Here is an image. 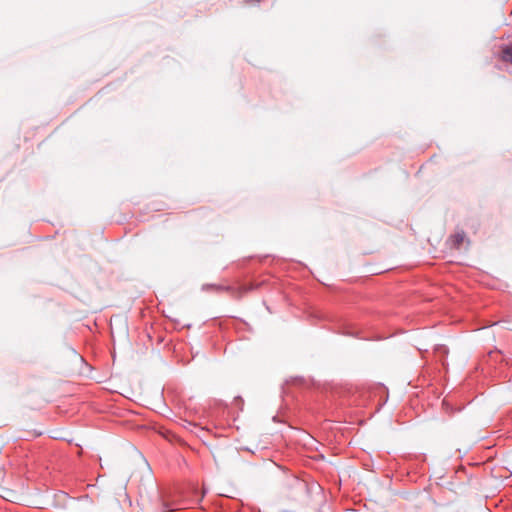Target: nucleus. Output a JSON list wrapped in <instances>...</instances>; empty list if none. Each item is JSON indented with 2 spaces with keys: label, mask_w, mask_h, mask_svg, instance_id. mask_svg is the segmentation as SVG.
<instances>
[{
  "label": "nucleus",
  "mask_w": 512,
  "mask_h": 512,
  "mask_svg": "<svg viewBox=\"0 0 512 512\" xmlns=\"http://www.w3.org/2000/svg\"><path fill=\"white\" fill-rule=\"evenodd\" d=\"M159 500L163 512H173L184 508L182 502L169 500L165 496L160 497Z\"/></svg>",
  "instance_id": "f257e3e1"
},
{
  "label": "nucleus",
  "mask_w": 512,
  "mask_h": 512,
  "mask_svg": "<svg viewBox=\"0 0 512 512\" xmlns=\"http://www.w3.org/2000/svg\"><path fill=\"white\" fill-rule=\"evenodd\" d=\"M502 59L505 62L512 63V43L510 45H506L502 50Z\"/></svg>",
  "instance_id": "7ed1b4c3"
},
{
  "label": "nucleus",
  "mask_w": 512,
  "mask_h": 512,
  "mask_svg": "<svg viewBox=\"0 0 512 512\" xmlns=\"http://www.w3.org/2000/svg\"><path fill=\"white\" fill-rule=\"evenodd\" d=\"M218 290H226V291H232L233 289L229 286H219L217 287Z\"/></svg>",
  "instance_id": "20e7f679"
},
{
  "label": "nucleus",
  "mask_w": 512,
  "mask_h": 512,
  "mask_svg": "<svg viewBox=\"0 0 512 512\" xmlns=\"http://www.w3.org/2000/svg\"><path fill=\"white\" fill-rule=\"evenodd\" d=\"M465 238L464 232H457L454 235L450 237V241L452 243V247L458 249L460 248L461 244L463 243Z\"/></svg>",
  "instance_id": "f03ea898"
}]
</instances>
